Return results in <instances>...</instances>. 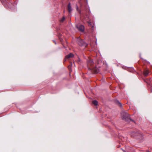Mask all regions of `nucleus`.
Masks as SVG:
<instances>
[{
    "mask_svg": "<svg viewBox=\"0 0 152 152\" xmlns=\"http://www.w3.org/2000/svg\"><path fill=\"white\" fill-rule=\"evenodd\" d=\"M131 136L132 137H134L136 136H137V138L139 139H141L142 137V136L141 134L134 132H132L131 133Z\"/></svg>",
    "mask_w": 152,
    "mask_h": 152,
    "instance_id": "1",
    "label": "nucleus"
},
{
    "mask_svg": "<svg viewBox=\"0 0 152 152\" xmlns=\"http://www.w3.org/2000/svg\"><path fill=\"white\" fill-rule=\"evenodd\" d=\"M77 28L80 31H83L84 29V27L83 26L81 25H78L76 26Z\"/></svg>",
    "mask_w": 152,
    "mask_h": 152,
    "instance_id": "2",
    "label": "nucleus"
},
{
    "mask_svg": "<svg viewBox=\"0 0 152 152\" xmlns=\"http://www.w3.org/2000/svg\"><path fill=\"white\" fill-rule=\"evenodd\" d=\"M73 56L74 55L70 53L68 55L66 56L65 58L67 59V58H72Z\"/></svg>",
    "mask_w": 152,
    "mask_h": 152,
    "instance_id": "3",
    "label": "nucleus"
},
{
    "mask_svg": "<svg viewBox=\"0 0 152 152\" xmlns=\"http://www.w3.org/2000/svg\"><path fill=\"white\" fill-rule=\"evenodd\" d=\"M93 64V61L91 60H89L88 62V65L91 66Z\"/></svg>",
    "mask_w": 152,
    "mask_h": 152,
    "instance_id": "4",
    "label": "nucleus"
},
{
    "mask_svg": "<svg viewBox=\"0 0 152 152\" xmlns=\"http://www.w3.org/2000/svg\"><path fill=\"white\" fill-rule=\"evenodd\" d=\"M144 74L145 76H147L149 74V71L148 70H146L145 71Z\"/></svg>",
    "mask_w": 152,
    "mask_h": 152,
    "instance_id": "5",
    "label": "nucleus"
},
{
    "mask_svg": "<svg viewBox=\"0 0 152 152\" xmlns=\"http://www.w3.org/2000/svg\"><path fill=\"white\" fill-rule=\"evenodd\" d=\"M68 10L69 13H70L72 11V9L70 5V4H69L68 5Z\"/></svg>",
    "mask_w": 152,
    "mask_h": 152,
    "instance_id": "6",
    "label": "nucleus"
},
{
    "mask_svg": "<svg viewBox=\"0 0 152 152\" xmlns=\"http://www.w3.org/2000/svg\"><path fill=\"white\" fill-rule=\"evenodd\" d=\"M92 103L95 105H97L98 104V102L96 100H94L93 101Z\"/></svg>",
    "mask_w": 152,
    "mask_h": 152,
    "instance_id": "7",
    "label": "nucleus"
},
{
    "mask_svg": "<svg viewBox=\"0 0 152 152\" xmlns=\"http://www.w3.org/2000/svg\"><path fill=\"white\" fill-rule=\"evenodd\" d=\"M128 121L129 122H130V121H133L132 120L128 118H127L125 119V120L124 119V121Z\"/></svg>",
    "mask_w": 152,
    "mask_h": 152,
    "instance_id": "8",
    "label": "nucleus"
},
{
    "mask_svg": "<svg viewBox=\"0 0 152 152\" xmlns=\"http://www.w3.org/2000/svg\"><path fill=\"white\" fill-rule=\"evenodd\" d=\"M64 20H65V18L64 17H63L62 18V19L61 20V22H63V21Z\"/></svg>",
    "mask_w": 152,
    "mask_h": 152,
    "instance_id": "9",
    "label": "nucleus"
},
{
    "mask_svg": "<svg viewBox=\"0 0 152 152\" xmlns=\"http://www.w3.org/2000/svg\"><path fill=\"white\" fill-rule=\"evenodd\" d=\"M118 103L120 106H121V104L120 102H118Z\"/></svg>",
    "mask_w": 152,
    "mask_h": 152,
    "instance_id": "10",
    "label": "nucleus"
},
{
    "mask_svg": "<svg viewBox=\"0 0 152 152\" xmlns=\"http://www.w3.org/2000/svg\"><path fill=\"white\" fill-rule=\"evenodd\" d=\"M94 71L96 73H97L98 72V71L97 70H96V71H95V70H94Z\"/></svg>",
    "mask_w": 152,
    "mask_h": 152,
    "instance_id": "11",
    "label": "nucleus"
}]
</instances>
